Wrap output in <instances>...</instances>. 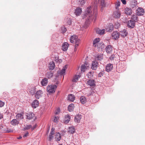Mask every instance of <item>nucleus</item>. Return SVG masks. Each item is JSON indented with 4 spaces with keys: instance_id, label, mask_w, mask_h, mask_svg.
Masks as SVG:
<instances>
[{
    "instance_id": "1",
    "label": "nucleus",
    "mask_w": 145,
    "mask_h": 145,
    "mask_svg": "<svg viewBox=\"0 0 145 145\" xmlns=\"http://www.w3.org/2000/svg\"><path fill=\"white\" fill-rule=\"evenodd\" d=\"M97 14V6L94 4L91 7L90 6L87 8L85 11L84 16L85 17H87V20L89 21L94 20L95 22Z\"/></svg>"
},
{
    "instance_id": "2",
    "label": "nucleus",
    "mask_w": 145,
    "mask_h": 145,
    "mask_svg": "<svg viewBox=\"0 0 145 145\" xmlns=\"http://www.w3.org/2000/svg\"><path fill=\"white\" fill-rule=\"evenodd\" d=\"M57 88V86L55 85H49L47 87V91L49 93H54Z\"/></svg>"
},
{
    "instance_id": "3",
    "label": "nucleus",
    "mask_w": 145,
    "mask_h": 145,
    "mask_svg": "<svg viewBox=\"0 0 145 145\" xmlns=\"http://www.w3.org/2000/svg\"><path fill=\"white\" fill-rule=\"evenodd\" d=\"M70 41L72 43H79L80 40L78 39L76 35H74L71 36L70 39Z\"/></svg>"
},
{
    "instance_id": "4",
    "label": "nucleus",
    "mask_w": 145,
    "mask_h": 145,
    "mask_svg": "<svg viewBox=\"0 0 145 145\" xmlns=\"http://www.w3.org/2000/svg\"><path fill=\"white\" fill-rule=\"evenodd\" d=\"M136 13L138 16H141L143 15L145 13L144 9L141 7H138L136 10Z\"/></svg>"
},
{
    "instance_id": "5",
    "label": "nucleus",
    "mask_w": 145,
    "mask_h": 145,
    "mask_svg": "<svg viewBox=\"0 0 145 145\" xmlns=\"http://www.w3.org/2000/svg\"><path fill=\"white\" fill-rule=\"evenodd\" d=\"M99 65L98 62L95 60L92 61L91 65V68L93 70H96L98 67Z\"/></svg>"
},
{
    "instance_id": "6",
    "label": "nucleus",
    "mask_w": 145,
    "mask_h": 145,
    "mask_svg": "<svg viewBox=\"0 0 145 145\" xmlns=\"http://www.w3.org/2000/svg\"><path fill=\"white\" fill-rule=\"evenodd\" d=\"M103 54H95V60L101 61L103 59Z\"/></svg>"
},
{
    "instance_id": "7",
    "label": "nucleus",
    "mask_w": 145,
    "mask_h": 145,
    "mask_svg": "<svg viewBox=\"0 0 145 145\" xmlns=\"http://www.w3.org/2000/svg\"><path fill=\"white\" fill-rule=\"evenodd\" d=\"M135 22L131 20H129L127 22V26L131 28H133L135 25Z\"/></svg>"
},
{
    "instance_id": "8",
    "label": "nucleus",
    "mask_w": 145,
    "mask_h": 145,
    "mask_svg": "<svg viewBox=\"0 0 145 145\" xmlns=\"http://www.w3.org/2000/svg\"><path fill=\"white\" fill-rule=\"evenodd\" d=\"M112 37L113 39L116 40L118 39L120 36V33L117 31L114 32L112 34Z\"/></svg>"
},
{
    "instance_id": "9",
    "label": "nucleus",
    "mask_w": 145,
    "mask_h": 145,
    "mask_svg": "<svg viewBox=\"0 0 145 145\" xmlns=\"http://www.w3.org/2000/svg\"><path fill=\"white\" fill-rule=\"evenodd\" d=\"M98 3L101 7V10L103 11V8L105 6V0H98Z\"/></svg>"
},
{
    "instance_id": "10",
    "label": "nucleus",
    "mask_w": 145,
    "mask_h": 145,
    "mask_svg": "<svg viewBox=\"0 0 145 145\" xmlns=\"http://www.w3.org/2000/svg\"><path fill=\"white\" fill-rule=\"evenodd\" d=\"M125 14L127 15H130L133 12L131 8L126 7L124 11Z\"/></svg>"
},
{
    "instance_id": "11",
    "label": "nucleus",
    "mask_w": 145,
    "mask_h": 145,
    "mask_svg": "<svg viewBox=\"0 0 145 145\" xmlns=\"http://www.w3.org/2000/svg\"><path fill=\"white\" fill-rule=\"evenodd\" d=\"M120 13L118 11H115L114 12L113 14V17L116 18H119L120 17Z\"/></svg>"
},
{
    "instance_id": "12",
    "label": "nucleus",
    "mask_w": 145,
    "mask_h": 145,
    "mask_svg": "<svg viewBox=\"0 0 145 145\" xmlns=\"http://www.w3.org/2000/svg\"><path fill=\"white\" fill-rule=\"evenodd\" d=\"M105 28L107 31L110 32L113 29V25L112 24H110L106 26Z\"/></svg>"
},
{
    "instance_id": "13",
    "label": "nucleus",
    "mask_w": 145,
    "mask_h": 145,
    "mask_svg": "<svg viewBox=\"0 0 145 145\" xmlns=\"http://www.w3.org/2000/svg\"><path fill=\"white\" fill-rule=\"evenodd\" d=\"M113 68V65L111 63H109L106 66L105 70L107 72H109Z\"/></svg>"
},
{
    "instance_id": "14",
    "label": "nucleus",
    "mask_w": 145,
    "mask_h": 145,
    "mask_svg": "<svg viewBox=\"0 0 145 145\" xmlns=\"http://www.w3.org/2000/svg\"><path fill=\"white\" fill-rule=\"evenodd\" d=\"M112 46L110 45L107 46L105 48L106 53L108 54H110L112 51Z\"/></svg>"
},
{
    "instance_id": "15",
    "label": "nucleus",
    "mask_w": 145,
    "mask_h": 145,
    "mask_svg": "<svg viewBox=\"0 0 145 145\" xmlns=\"http://www.w3.org/2000/svg\"><path fill=\"white\" fill-rule=\"evenodd\" d=\"M104 45L103 43L99 42L97 44V45H95V47L96 48H97L98 49V50H100V49H102L104 48Z\"/></svg>"
},
{
    "instance_id": "16",
    "label": "nucleus",
    "mask_w": 145,
    "mask_h": 145,
    "mask_svg": "<svg viewBox=\"0 0 145 145\" xmlns=\"http://www.w3.org/2000/svg\"><path fill=\"white\" fill-rule=\"evenodd\" d=\"M82 12V9L79 7L77 8L75 10L74 14L76 16H80Z\"/></svg>"
},
{
    "instance_id": "17",
    "label": "nucleus",
    "mask_w": 145,
    "mask_h": 145,
    "mask_svg": "<svg viewBox=\"0 0 145 145\" xmlns=\"http://www.w3.org/2000/svg\"><path fill=\"white\" fill-rule=\"evenodd\" d=\"M26 118L27 119L31 120L34 116V114L32 112H29L26 114Z\"/></svg>"
},
{
    "instance_id": "18",
    "label": "nucleus",
    "mask_w": 145,
    "mask_h": 145,
    "mask_svg": "<svg viewBox=\"0 0 145 145\" xmlns=\"http://www.w3.org/2000/svg\"><path fill=\"white\" fill-rule=\"evenodd\" d=\"M43 93V92L41 90H39L37 91L35 93V96L37 99H39L42 96V94Z\"/></svg>"
},
{
    "instance_id": "19",
    "label": "nucleus",
    "mask_w": 145,
    "mask_h": 145,
    "mask_svg": "<svg viewBox=\"0 0 145 145\" xmlns=\"http://www.w3.org/2000/svg\"><path fill=\"white\" fill-rule=\"evenodd\" d=\"M69 46L68 43L67 42L64 43L62 46V49L63 51H66Z\"/></svg>"
},
{
    "instance_id": "20",
    "label": "nucleus",
    "mask_w": 145,
    "mask_h": 145,
    "mask_svg": "<svg viewBox=\"0 0 145 145\" xmlns=\"http://www.w3.org/2000/svg\"><path fill=\"white\" fill-rule=\"evenodd\" d=\"M39 104V101L37 100H35L33 101L32 106L34 108H35L38 106Z\"/></svg>"
},
{
    "instance_id": "21",
    "label": "nucleus",
    "mask_w": 145,
    "mask_h": 145,
    "mask_svg": "<svg viewBox=\"0 0 145 145\" xmlns=\"http://www.w3.org/2000/svg\"><path fill=\"white\" fill-rule=\"evenodd\" d=\"M88 67V64L86 63H85L84 64L82 65L81 67V72H84L86 69H87Z\"/></svg>"
},
{
    "instance_id": "22",
    "label": "nucleus",
    "mask_w": 145,
    "mask_h": 145,
    "mask_svg": "<svg viewBox=\"0 0 145 145\" xmlns=\"http://www.w3.org/2000/svg\"><path fill=\"white\" fill-rule=\"evenodd\" d=\"M10 123L13 126L18 125L19 123V121L16 119H13L11 121Z\"/></svg>"
},
{
    "instance_id": "23",
    "label": "nucleus",
    "mask_w": 145,
    "mask_h": 145,
    "mask_svg": "<svg viewBox=\"0 0 145 145\" xmlns=\"http://www.w3.org/2000/svg\"><path fill=\"white\" fill-rule=\"evenodd\" d=\"M48 80L46 78L43 79L41 82V84L42 86H46L48 83Z\"/></svg>"
},
{
    "instance_id": "24",
    "label": "nucleus",
    "mask_w": 145,
    "mask_h": 145,
    "mask_svg": "<svg viewBox=\"0 0 145 145\" xmlns=\"http://www.w3.org/2000/svg\"><path fill=\"white\" fill-rule=\"evenodd\" d=\"M48 79H50L53 76V73L52 71H50L46 73L45 75Z\"/></svg>"
},
{
    "instance_id": "25",
    "label": "nucleus",
    "mask_w": 145,
    "mask_h": 145,
    "mask_svg": "<svg viewBox=\"0 0 145 145\" xmlns=\"http://www.w3.org/2000/svg\"><path fill=\"white\" fill-rule=\"evenodd\" d=\"M96 31L97 33L100 35H102L104 34L105 30L104 29H100L98 28L96 29Z\"/></svg>"
},
{
    "instance_id": "26",
    "label": "nucleus",
    "mask_w": 145,
    "mask_h": 145,
    "mask_svg": "<svg viewBox=\"0 0 145 145\" xmlns=\"http://www.w3.org/2000/svg\"><path fill=\"white\" fill-rule=\"evenodd\" d=\"M71 117L69 114H67L65 116V119L64 120V123L65 124L68 123L70 121Z\"/></svg>"
},
{
    "instance_id": "27",
    "label": "nucleus",
    "mask_w": 145,
    "mask_h": 145,
    "mask_svg": "<svg viewBox=\"0 0 145 145\" xmlns=\"http://www.w3.org/2000/svg\"><path fill=\"white\" fill-rule=\"evenodd\" d=\"M75 129L74 127H69L68 130V133L70 134H73L75 131Z\"/></svg>"
},
{
    "instance_id": "28",
    "label": "nucleus",
    "mask_w": 145,
    "mask_h": 145,
    "mask_svg": "<svg viewBox=\"0 0 145 145\" xmlns=\"http://www.w3.org/2000/svg\"><path fill=\"white\" fill-rule=\"evenodd\" d=\"M16 119L18 120L19 121L22 119H23L24 118L23 115L21 114L18 113V114L16 116Z\"/></svg>"
},
{
    "instance_id": "29",
    "label": "nucleus",
    "mask_w": 145,
    "mask_h": 145,
    "mask_svg": "<svg viewBox=\"0 0 145 145\" xmlns=\"http://www.w3.org/2000/svg\"><path fill=\"white\" fill-rule=\"evenodd\" d=\"M75 97L74 95L72 94H70L69 95L68 97V99L71 101L72 102L74 100Z\"/></svg>"
},
{
    "instance_id": "30",
    "label": "nucleus",
    "mask_w": 145,
    "mask_h": 145,
    "mask_svg": "<svg viewBox=\"0 0 145 145\" xmlns=\"http://www.w3.org/2000/svg\"><path fill=\"white\" fill-rule=\"evenodd\" d=\"M80 101L82 104H85L86 102V98L84 96H82L80 98Z\"/></svg>"
},
{
    "instance_id": "31",
    "label": "nucleus",
    "mask_w": 145,
    "mask_h": 145,
    "mask_svg": "<svg viewBox=\"0 0 145 145\" xmlns=\"http://www.w3.org/2000/svg\"><path fill=\"white\" fill-rule=\"evenodd\" d=\"M87 84L88 85L91 86H95V81L93 80H89L88 81Z\"/></svg>"
},
{
    "instance_id": "32",
    "label": "nucleus",
    "mask_w": 145,
    "mask_h": 145,
    "mask_svg": "<svg viewBox=\"0 0 145 145\" xmlns=\"http://www.w3.org/2000/svg\"><path fill=\"white\" fill-rule=\"evenodd\" d=\"M55 65L53 61L51 62L49 65V68L50 70H53L55 68Z\"/></svg>"
},
{
    "instance_id": "33",
    "label": "nucleus",
    "mask_w": 145,
    "mask_h": 145,
    "mask_svg": "<svg viewBox=\"0 0 145 145\" xmlns=\"http://www.w3.org/2000/svg\"><path fill=\"white\" fill-rule=\"evenodd\" d=\"M120 34L122 37H125L127 34V31L124 29L122 31H120Z\"/></svg>"
},
{
    "instance_id": "34",
    "label": "nucleus",
    "mask_w": 145,
    "mask_h": 145,
    "mask_svg": "<svg viewBox=\"0 0 145 145\" xmlns=\"http://www.w3.org/2000/svg\"><path fill=\"white\" fill-rule=\"evenodd\" d=\"M137 14H133L132 15L131 18L133 21L135 22H137L138 20V17Z\"/></svg>"
},
{
    "instance_id": "35",
    "label": "nucleus",
    "mask_w": 145,
    "mask_h": 145,
    "mask_svg": "<svg viewBox=\"0 0 145 145\" xmlns=\"http://www.w3.org/2000/svg\"><path fill=\"white\" fill-rule=\"evenodd\" d=\"M74 108V105L73 104H71L69 105L68 107V109L69 112H71L73 111Z\"/></svg>"
},
{
    "instance_id": "36",
    "label": "nucleus",
    "mask_w": 145,
    "mask_h": 145,
    "mask_svg": "<svg viewBox=\"0 0 145 145\" xmlns=\"http://www.w3.org/2000/svg\"><path fill=\"white\" fill-rule=\"evenodd\" d=\"M81 118V116L80 115H78L76 116L75 117V121L77 122H79Z\"/></svg>"
},
{
    "instance_id": "37",
    "label": "nucleus",
    "mask_w": 145,
    "mask_h": 145,
    "mask_svg": "<svg viewBox=\"0 0 145 145\" xmlns=\"http://www.w3.org/2000/svg\"><path fill=\"white\" fill-rule=\"evenodd\" d=\"M56 139V141H59L61 139V136L59 133H57L55 135Z\"/></svg>"
},
{
    "instance_id": "38",
    "label": "nucleus",
    "mask_w": 145,
    "mask_h": 145,
    "mask_svg": "<svg viewBox=\"0 0 145 145\" xmlns=\"http://www.w3.org/2000/svg\"><path fill=\"white\" fill-rule=\"evenodd\" d=\"M100 40L99 38H96L93 41V46L95 47V45H97V44L99 43V42Z\"/></svg>"
},
{
    "instance_id": "39",
    "label": "nucleus",
    "mask_w": 145,
    "mask_h": 145,
    "mask_svg": "<svg viewBox=\"0 0 145 145\" xmlns=\"http://www.w3.org/2000/svg\"><path fill=\"white\" fill-rule=\"evenodd\" d=\"M80 76L79 75H76L74 76L73 78L72 81L73 82H76L78 80V79L80 78Z\"/></svg>"
},
{
    "instance_id": "40",
    "label": "nucleus",
    "mask_w": 145,
    "mask_h": 145,
    "mask_svg": "<svg viewBox=\"0 0 145 145\" xmlns=\"http://www.w3.org/2000/svg\"><path fill=\"white\" fill-rule=\"evenodd\" d=\"M120 23L118 22H116L114 24V27L116 29H118L120 26Z\"/></svg>"
},
{
    "instance_id": "41",
    "label": "nucleus",
    "mask_w": 145,
    "mask_h": 145,
    "mask_svg": "<svg viewBox=\"0 0 145 145\" xmlns=\"http://www.w3.org/2000/svg\"><path fill=\"white\" fill-rule=\"evenodd\" d=\"M136 5L135 2H132L131 4H130V8H132V9L136 7Z\"/></svg>"
},
{
    "instance_id": "42",
    "label": "nucleus",
    "mask_w": 145,
    "mask_h": 145,
    "mask_svg": "<svg viewBox=\"0 0 145 145\" xmlns=\"http://www.w3.org/2000/svg\"><path fill=\"white\" fill-rule=\"evenodd\" d=\"M54 134L50 133L49 136L48 137V140L49 141H51L52 139H53V135Z\"/></svg>"
},
{
    "instance_id": "43",
    "label": "nucleus",
    "mask_w": 145,
    "mask_h": 145,
    "mask_svg": "<svg viewBox=\"0 0 145 145\" xmlns=\"http://www.w3.org/2000/svg\"><path fill=\"white\" fill-rule=\"evenodd\" d=\"M31 127V125H27L23 129L24 130H28Z\"/></svg>"
},
{
    "instance_id": "44",
    "label": "nucleus",
    "mask_w": 145,
    "mask_h": 145,
    "mask_svg": "<svg viewBox=\"0 0 145 145\" xmlns=\"http://www.w3.org/2000/svg\"><path fill=\"white\" fill-rule=\"evenodd\" d=\"M67 31V29L64 26L62 27L61 28V32L63 33H64Z\"/></svg>"
},
{
    "instance_id": "45",
    "label": "nucleus",
    "mask_w": 145,
    "mask_h": 145,
    "mask_svg": "<svg viewBox=\"0 0 145 145\" xmlns=\"http://www.w3.org/2000/svg\"><path fill=\"white\" fill-rule=\"evenodd\" d=\"M65 69L63 68V69H62L60 72V74L61 75H62L63 74L65 73Z\"/></svg>"
},
{
    "instance_id": "46",
    "label": "nucleus",
    "mask_w": 145,
    "mask_h": 145,
    "mask_svg": "<svg viewBox=\"0 0 145 145\" xmlns=\"http://www.w3.org/2000/svg\"><path fill=\"white\" fill-rule=\"evenodd\" d=\"M93 76V74L91 72H89L88 74V78H91Z\"/></svg>"
},
{
    "instance_id": "47",
    "label": "nucleus",
    "mask_w": 145,
    "mask_h": 145,
    "mask_svg": "<svg viewBox=\"0 0 145 145\" xmlns=\"http://www.w3.org/2000/svg\"><path fill=\"white\" fill-rule=\"evenodd\" d=\"M81 5H84L85 3V0H80L79 1Z\"/></svg>"
},
{
    "instance_id": "48",
    "label": "nucleus",
    "mask_w": 145,
    "mask_h": 145,
    "mask_svg": "<svg viewBox=\"0 0 145 145\" xmlns=\"http://www.w3.org/2000/svg\"><path fill=\"white\" fill-rule=\"evenodd\" d=\"M58 119V116H55L54 118L53 121L55 122H58L57 120Z\"/></svg>"
},
{
    "instance_id": "49",
    "label": "nucleus",
    "mask_w": 145,
    "mask_h": 145,
    "mask_svg": "<svg viewBox=\"0 0 145 145\" xmlns=\"http://www.w3.org/2000/svg\"><path fill=\"white\" fill-rule=\"evenodd\" d=\"M75 44H76L75 45L74 47V50L75 51H76L77 50V48L78 47V44L79 43H74Z\"/></svg>"
},
{
    "instance_id": "50",
    "label": "nucleus",
    "mask_w": 145,
    "mask_h": 145,
    "mask_svg": "<svg viewBox=\"0 0 145 145\" xmlns=\"http://www.w3.org/2000/svg\"><path fill=\"white\" fill-rule=\"evenodd\" d=\"M4 105V103L1 101H0V107H2Z\"/></svg>"
},
{
    "instance_id": "51",
    "label": "nucleus",
    "mask_w": 145,
    "mask_h": 145,
    "mask_svg": "<svg viewBox=\"0 0 145 145\" xmlns=\"http://www.w3.org/2000/svg\"><path fill=\"white\" fill-rule=\"evenodd\" d=\"M33 89V90H31L30 91V93L32 95H34L35 94L34 89Z\"/></svg>"
},
{
    "instance_id": "52",
    "label": "nucleus",
    "mask_w": 145,
    "mask_h": 145,
    "mask_svg": "<svg viewBox=\"0 0 145 145\" xmlns=\"http://www.w3.org/2000/svg\"><path fill=\"white\" fill-rule=\"evenodd\" d=\"M103 73L101 72H99L98 74V76L99 77H101L102 76H103Z\"/></svg>"
},
{
    "instance_id": "53",
    "label": "nucleus",
    "mask_w": 145,
    "mask_h": 145,
    "mask_svg": "<svg viewBox=\"0 0 145 145\" xmlns=\"http://www.w3.org/2000/svg\"><path fill=\"white\" fill-rule=\"evenodd\" d=\"M50 133H52L54 134V129L53 128H52L50 132Z\"/></svg>"
},
{
    "instance_id": "54",
    "label": "nucleus",
    "mask_w": 145,
    "mask_h": 145,
    "mask_svg": "<svg viewBox=\"0 0 145 145\" xmlns=\"http://www.w3.org/2000/svg\"><path fill=\"white\" fill-rule=\"evenodd\" d=\"M60 111V109L59 108L57 109L56 111L55 112V114H58Z\"/></svg>"
},
{
    "instance_id": "55",
    "label": "nucleus",
    "mask_w": 145,
    "mask_h": 145,
    "mask_svg": "<svg viewBox=\"0 0 145 145\" xmlns=\"http://www.w3.org/2000/svg\"><path fill=\"white\" fill-rule=\"evenodd\" d=\"M13 131L10 129H8L7 131L6 132L7 133H11L13 132Z\"/></svg>"
},
{
    "instance_id": "56",
    "label": "nucleus",
    "mask_w": 145,
    "mask_h": 145,
    "mask_svg": "<svg viewBox=\"0 0 145 145\" xmlns=\"http://www.w3.org/2000/svg\"><path fill=\"white\" fill-rule=\"evenodd\" d=\"M68 24L69 25H70L71 24V20H70V19H68V21L67 22Z\"/></svg>"
},
{
    "instance_id": "57",
    "label": "nucleus",
    "mask_w": 145,
    "mask_h": 145,
    "mask_svg": "<svg viewBox=\"0 0 145 145\" xmlns=\"http://www.w3.org/2000/svg\"><path fill=\"white\" fill-rule=\"evenodd\" d=\"M36 127V125H33V127L31 126V130L32 131Z\"/></svg>"
},
{
    "instance_id": "58",
    "label": "nucleus",
    "mask_w": 145,
    "mask_h": 145,
    "mask_svg": "<svg viewBox=\"0 0 145 145\" xmlns=\"http://www.w3.org/2000/svg\"><path fill=\"white\" fill-rule=\"evenodd\" d=\"M121 1L124 5H125L126 4V1L125 0H121Z\"/></svg>"
},
{
    "instance_id": "59",
    "label": "nucleus",
    "mask_w": 145,
    "mask_h": 145,
    "mask_svg": "<svg viewBox=\"0 0 145 145\" xmlns=\"http://www.w3.org/2000/svg\"><path fill=\"white\" fill-rule=\"evenodd\" d=\"M28 134H29L28 133V132H27L25 134H24V135L23 137H26L28 135Z\"/></svg>"
},
{
    "instance_id": "60",
    "label": "nucleus",
    "mask_w": 145,
    "mask_h": 145,
    "mask_svg": "<svg viewBox=\"0 0 145 145\" xmlns=\"http://www.w3.org/2000/svg\"><path fill=\"white\" fill-rule=\"evenodd\" d=\"M3 116L2 114L0 113V119H1L3 118Z\"/></svg>"
},
{
    "instance_id": "61",
    "label": "nucleus",
    "mask_w": 145,
    "mask_h": 145,
    "mask_svg": "<svg viewBox=\"0 0 145 145\" xmlns=\"http://www.w3.org/2000/svg\"><path fill=\"white\" fill-rule=\"evenodd\" d=\"M120 3H118V4H117V6L116 7V8H117V7H119V6H120Z\"/></svg>"
},
{
    "instance_id": "62",
    "label": "nucleus",
    "mask_w": 145,
    "mask_h": 145,
    "mask_svg": "<svg viewBox=\"0 0 145 145\" xmlns=\"http://www.w3.org/2000/svg\"><path fill=\"white\" fill-rule=\"evenodd\" d=\"M110 58L111 59H114V57H112V56H111Z\"/></svg>"
},
{
    "instance_id": "63",
    "label": "nucleus",
    "mask_w": 145,
    "mask_h": 145,
    "mask_svg": "<svg viewBox=\"0 0 145 145\" xmlns=\"http://www.w3.org/2000/svg\"><path fill=\"white\" fill-rule=\"evenodd\" d=\"M22 138V137H20L19 138H18V139H20Z\"/></svg>"
},
{
    "instance_id": "64",
    "label": "nucleus",
    "mask_w": 145,
    "mask_h": 145,
    "mask_svg": "<svg viewBox=\"0 0 145 145\" xmlns=\"http://www.w3.org/2000/svg\"><path fill=\"white\" fill-rule=\"evenodd\" d=\"M58 145H62V144H59Z\"/></svg>"
}]
</instances>
